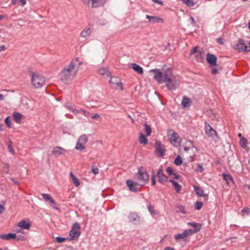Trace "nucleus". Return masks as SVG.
<instances>
[{"mask_svg":"<svg viewBox=\"0 0 250 250\" xmlns=\"http://www.w3.org/2000/svg\"><path fill=\"white\" fill-rule=\"evenodd\" d=\"M154 79L159 83H164L169 90H175L180 83V78L178 75L173 74L172 70L169 68L166 69H152Z\"/></svg>","mask_w":250,"mask_h":250,"instance_id":"f257e3e1","label":"nucleus"},{"mask_svg":"<svg viewBox=\"0 0 250 250\" xmlns=\"http://www.w3.org/2000/svg\"><path fill=\"white\" fill-rule=\"evenodd\" d=\"M78 61V58L75 61H71L69 64L66 67H64L60 73L61 80L64 83L69 80L72 79L76 75L78 70V66L76 65Z\"/></svg>","mask_w":250,"mask_h":250,"instance_id":"f03ea898","label":"nucleus"},{"mask_svg":"<svg viewBox=\"0 0 250 250\" xmlns=\"http://www.w3.org/2000/svg\"><path fill=\"white\" fill-rule=\"evenodd\" d=\"M134 179L140 186H144L148 181V175L144 168L140 167L138 168V173L134 175Z\"/></svg>","mask_w":250,"mask_h":250,"instance_id":"7ed1b4c3","label":"nucleus"},{"mask_svg":"<svg viewBox=\"0 0 250 250\" xmlns=\"http://www.w3.org/2000/svg\"><path fill=\"white\" fill-rule=\"evenodd\" d=\"M45 82V80L43 76L32 72L31 82L34 87L38 88L42 87Z\"/></svg>","mask_w":250,"mask_h":250,"instance_id":"20e7f679","label":"nucleus"},{"mask_svg":"<svg viewBox=\"0 0 250 250\" xmlns=\"http://www.w3.org/2000/svg\"><path fill=\"white\" fill-rule=\"evenodd\" d=\"M167 136L170 142L175 146L180 145L181 140L179 136L172 129H168L167 131Z\"/></svg>","mask_w":250,"mask_h":250,"instance_id":"39448f33","label":"nucleus"},{"mask_svg":"<svg viewBox=\"0 0 250 250\" xmlns=\"http://www.w3.org/2000/svg\"><path fill=\"white\" fill-rule=\"evenodd\" d=\"M88 141V135L87 134H82L78 139L75 148L78 150H84L85 149V145Z\"/></svg>","mask_w":250,"mask_h":250,"instance_id":"423d86ee","label":"nucleus"},{"mask_svg":"<svg viewBox=\"0 0 250 250\" xmlns=\"http://www.w3.org/2000/svg\"><path fill=\"white\" fill-rule=\"evenodd\" d=\"M234 48L238 50L239 51L250 52V42L248 44L244 42L242 39H239L238 43L235 45Z\"/></svg>","mask_w":250,"mask_h":250,"instance_id":"0eeeda50","label":"nucleus"},{"mask_svg":"<svg viewBox=\"0 0 250 250\" xmlns=\"http://www.w3.org/2000/svg\"><path fill=\"white\" fill-rule=\"evenodd\" d=\"M205 130L206 134L209 137L215 140L217 138V133L207 122L205 123Z\"/></svg>","mask_w":250,"mask_h":250,"instance_id":"6e6552de","label":"nucleus"},{"mask_svg":"<svg viewBox=\"0 0 250 250\" xmlns=\"http://www.w3.org/2000/svg\"><path fill=\"white\" fill-rule=\"evenodd\" d=\"M82 2L85 5L89 6L91 1L92 7H98L104 5L106 0H82Z\"/></svg>","mask_w":250,"mask_h":250,"instance_id":"1a4fd4ad","label":"nucleus"},{"mask_svg":"<svg viewBox=\"0 0 250 250\" xmlns=\"http://www.w3.org/2000/svg\"><path fill=\"white\" fill-rule=\"evenodd\" d=\"M192 234L191 230L189 229H185L182 233H178L174 236V239L176 240L183 239L186 240L187 238Z\"/></svg>","mask_w":250,"mask_h":250,"instance_id":"9d476101","label":"nucleus"},{"mask_svg":"<svg viewBox=\"0 0 250 250\" xmlns=\"http://www.w3.org/2000/svg\"><path fill=\"white\" fill-rule=\"evenodd\" d=\"M156 176L158 179V182L161 184H164L168 181L167 177L164 174L162 168L159 169L156 173Z\"/></svg>","mask_w":250,"mask_h":250,"instance_id":"9b49d317","label":"nucleus"},{"mask_svg":"<svg viewBox=\"0 0 250 250\" xmlns=\"http://www.w3.org/2000/svg\"><path fill=\"white\" fill-rule=\"evenodd\" d=\"M155 153L160 157H163L165 154L164 146L160 142H156Z\"/></svg>","mask_w":250,"mask_h":250,"instance_id":"f8f14e48","label":"nucleus"},{"mask_svg":"<svg viewBox=\"0 0 250 250\" xmlns=\"http://www.w3.org/2000/svg\"><path fill=\"white\" fill-rule=\"evenodd\" d=\"M126 184L129 189L133 192H137L138 190V186H140L137 182H134L131 180H127L126 181Z\"/></svg>","mask_w":250,"mask_h":250,"instance_id":"ddd939ff","label":"nucleus"},{"mask_svg":"<svg viewBox=\"0 0 250 250\" xmlns=\"http://www.w3.org/2000/svg\"><path fill=\"white\" fill-rule=\"evenodd\" d=\"M66 152V151L61 146H56L53 148L52 151V154L56 157L64 155Z\"/></svg>","mask_w":250,"mask_h":250,"instance_id":"4468645a","label":"nucleus"},{"mask_svg":"<svg viewBox=\"0 0 250 250\" xmlns=\"http://www.w3.org/2000/svg\"><path fill=\"white\" fill-rule=\"evenodd\" d=\"M109 83L113 85H116L118 87H120L121 90L122 91L123 90L124 87L123 86V83L120 81L119 78L117 77H111L110 80L109 81Z\"/></svg>","mask_w":250,"mask_h":250,"instance_id":"2eb2a0df","label":"nucleus"},{"mask_svg":"<svg viewBox=\"0 0 250 250\" xmlns=\"http://www.w3.org/2000/svg\"><path fill=\"white\" fill-rule=\"evenodd\" d=\"M206 60L208 62L211 66L216 65L217 58L214 55L208 53L207 55Z\"/></svg>","mask_w":250,"mask_h":250,"instance_id":"dca6fc26","label":"nucleus"},{"mask_svg":"<svg viewBox=\"0 0 250 250\" xmlns=\"http://www.w3.org/2000/svg\"><path fill=\"white\" fill-rule=\"evenodd\" d=\"M194 188L196 192V194L198 196H200V197H203L205 198V200H206V201L208 200V195L207 194H205L204 193V190L202 189V188H201L200 187L194 186Z\"/></svg>","mask_w":250,"mask_h":250,"instance_id":"f3484780","label":"nucleus"},{"mask_svg":"<svg viewBox=\"0 0 250 250\" xmlns=\"http://www.w3.org/2000/svg\"><path fill=\"white\" fill-rule=\"evenodd\" d=\"M128 219L130 222L137 224L140 221L139 216L135 213H130L128 215Z\"/></svg>","mask_w":250,"mask_h":250,"instance_id":"a211bd4d","label":"nucleus"},{"mask_svg":"<svg viewBox=\"0 0 250 250\" xmlns=\"http://www.w3.org/2000/svg\"><path fill=\"white\" fill-rule=\"evenodd\" d=\"M188 225H190L193 228V229H189L191 230L192 234L198 232L201 229V225L198 223L195 222L188 223Z\"/></svg>","mask_w":250,"mask_h":250,"instance_id":"6ab92c4d","label":"nucleus"},{"mask_svg":"<svg viewBox=\"0 0 250 250\" xmlns=\"http://www.w3.org/2000/svg\"><path fill=\"white\" fill-rule=\"evenodd\" d=\"M146 18L149 20V22H152L153 23H159L160 22L163 21V20L161 18H160L159 17L146 15Z\"/></svg>","mask_w":250,"mask_h":250,"instance_id":"aec40b11","label":"nucleus"},{"mask_svg":"<svg viewBox=\"0 0 250 250\" xmlns=\"http://www.w3.org/2000/svg\"><path fill=\"white\" fill-rule=\"evenodd\" d=\"M0 238L2 240H9L10 239H16V235L15 233H9L6 234H1Z\"/></svg>","mask_w":250,"mask_h":250,"instance_id":"412c9836","label":"nucleus"},{"mask_svg":"<svg viewBox=\"0 0 250 250\" xmlns=\"http://www.w3.org/2000/svg\"><path fill=\"white\" fill-rule=\"evenodd\" d=\"M18 226L21 228L28 229L31 226V224L24 220H21L19 222Z\"/></svg>","mask_w":250,"mask_h":250,"instance_id":"4be33fe9","label":"nucleus"},{"mask_svg":"<svg viewBox=\"0 0 250 250\" xmlns=\"http://www.w3.org/2000/svg\"><path fill=\"white\" fill-rule=\"evenodd\" d=\"M191 101L189 98L184 96L181 103V104L184 108L188 107L190 105Z\"/></svg>","mask_w":250,"mask_h":250,"instance_id":"5701e85b","label":"nucleus"},{"mask_svg":"<svg viewBox=\"0 0 250 250\" xmlns=\"http://www.w3.org/2000/svg\"><path fill=\"white\" fill-rule=\"evenodd\" d=\"M22 115L19 112H14L13 113V117L14 121L19 124L21 122V119Z\"/></svg>","mask_w":250,"mask_h":250,"instance_id":"b1692460","label":"nucleus"},{"mask_svg":"<svg viewBox=\"0 0 250 250\" xmlns=\"http://www.w3.org/2000/svg\"><path fill=\"white\" fill-rule=\"evenodd\" d=\"M132 68L139 74H142L143 73V69L142 67L137 64L136 63L131 64Z\"/></svg>","mask_w":250,"mask_h":250,"instance_id":"393cba45","label":"nucleus"},{"mask_svg":"<svg viewBox=\"0 0 250 250\" xmlns=\"http://www.w3.org/2000/svg\"><path fill=\"white\" fill-rule=\"evenodd\" d=\"M42 196L44 200L46 201L49 200L50 202L53 205V207L56 209H57V208H56V204L55 201L49 194L43 193L42 194Z\"/></svg>","mask_w":250,"mask_h":250,"instance_id":"a878e982","label":"nucleus"},{"mask_svg":"<svg viewBox=\"0 0 250 250\" xmlns=\"http://www.w3.org/2000/svg\"><path fill=\"white\" fill-rule=\"evenodd\" d=\"M98 74L102 76H106L109 77L110 76V73L106 68H102L98 70Z\"/></svg>","mask_w":250,"mask_h":250,"instance_id":"bb28decb","label":"nucleus"},{"mask_svg":"<svg viewBox=\"0 0 250 250\" xmlns=\"http://www.w3.org/2000/svg\"><path fill=\"white\" fill-rule=\"evenodd\" d=\"M68 108L69 109L72 110L74 113L77 114L78 113H82L83 114H84L86 117H87L89 115H90L89 112H87V111H85L84 110L81 109V110L78 111V110H77L76 109H73L71 106H68Z\"/></svg>","mask_w":250,"mask_h":250,"instance_id":"cd10ccee","label":"nucleus"},{"mask_svg":"<svg viewBox=\"0 0 250 250\" xmlns=\"http://www.w3.org/2000/svg\"><path fill=\"white\" fill-rule=\"evenodd\" d=\"M80 231L79 230L71 229L69 232V235L73 239L78 238L80 235Z\"/></svg>","mask_w":250,"mask_h":250,"instance_id":"c85d7f7f","label":"nucleus"},{"mask_svg":"<svg viewBox=\"0 0 250 250\" xmlns=\"http://www.w3.org/2000/svg\"><path fill=\"white\" fill-rule=\"evenodd\" d=\"M91 33V30L90 28H88L85 30H83L81 33L80 36L83 38H86L90 35Z\"/></svg>","mask_w":250,"mask_h":250,"instance_id":"c756f323","label":"nucleus"},{"mask_svg":"<svg viewBox=\"0 0 250 250\" xmlns=\"http://www.w3.org/2000/svg\"><path fill=\"white\" fill-rule=\"evenodd\" d=\"M139 140L140 143L143 145H146L148 143V141L146 137L142 133H141L140 134Z\"/></svg>","mask_w":250,"mask_h":250,"instance_id":"7c9ffc66","label":"nucleus"},{"mask_svg":"<svg viewBox=\"0 0 250 250\" xmlns=\"http://www.w3.org/2000/svg\"><path fill=\"white\" fill-rule=\"evenodd\" d=\"M70 177L71 178V179H72L73 182L75 184V186L77 187L79 186L80 183V181H79V179L78 178H77L74 175V174H73V173L72 172H71L70 173Z\"/></svg>","mask_w":250,"mask_h":250,"instance_id":"2f4dec72","label":"nucleus"},{"mask_svg":"<svg viewBox=\"0 0 250 250\" xmlns=\"http://www.w3.org/2000/svg\"><path fill=\"white\" fill-rule=\"evenodd\" d=\"M169 182L172 183L173 186L176 188V192H179L181 189V186L173 180H169Z\"/></svg>","mask_w":250,"mask_h":250,"instance_id":"473e14b6","label":"nucleus"},{"mask_svg":"<svg viewBox=\"0 0 250 250\" xmlns=\"http://www.w3.org/2000/svg\"><path fill=\"white\" fill-rule=\"evenodd\" d=\"M223 180L226 182L228 185L229 184V181H233V178L230 174H226L224 173L223 174Z\"/></svg>","mask_w":250,"mask_h":250,"instance_id":"72a5a7b5","label":"nucleus"},{"mask_svg":"<svg viewBox=\"0 0 250 250\" xmlns=\"http://www.w3.org/2000/svg\"><path fill=\"white\" fill-rule=\"evenodd\" d=\"M182 1L188 7L193 6L195 4L193 0H182Z\"/></svg>","mask_w":250,"mask_h":250,"instance_id":"f704fd0d","label":"nucleus"},{"mask_svg":"<svg viewBox=\"0 0 250 250\" xmlns=\"http://www.w3.org/2000/svg\"><path fill=\"white\" fill-rule=\"evenodd\" d=\"M144 128H145V130L146 132V135L147 136L150 135L151 133V128L150 125H147L146 124H145L144 125Z\"/></svg>","mask_w":250,"mask_h":250,"instance_id":"c9c22d12","label":"nucleus"},{"mask_svg":"<svg viewBox=\"0 0 250 250\" xmlns=\"http://www.w3.org/2000/svg\"><path fill=\"white\" fill-rule=\"evenodd\" d=\"M240 144L243 148H245L247 145V140L244 137H242L240 140Z\"/></svg>","mask_w":250,"mask_h":250,"instance_id":"e433bc0d","label":"nucleus"},{"mask_svg":"<svg viewBox=\"0 0 250 250\" xmlns=\"http://www.w3.org/2000/svg\"><path fill=\"white\" fill-rule=\"evenodd\" d=\"M201 50H200V47L198 46L194 47L190 52V56H192L193 54H196L198 53L199 52H200Z\"/></svg>","mask_w":250,"mask_h":250,"instance_id":"4c0bfd02","label":"nucleus"},{"mask_svg":"<svg viewBox=\"0 0 250 250\" xmlns=\"http://www.w3.org/2000/svg\"><path fill=\"white\" fill-rule=\"evenodd\" d=\"M196 57V60L198 62H201L203 60V54L202 53V51L199 52L198 53L196 54L195 55Z\"/></svg>","mask_w":250,"mask_h":250,"instance_id":"58836bf2","label":"nucleus"},{"mask_svg":"<svg viewBox=\"0 0 250 250\" xmlns=\"http://www.w3.org/2000/svg\"><path fill=\"white\" fill-rule=\"evenodd\" d=\"M182 163V160L179 155L177 156L175 159L174 164L176 166H180Z\"/></svg>","mask_w":250,"mask_h":250,"instance_id":"ea45409f","label":"nucleus"},{"mask_svg":"<svg viewBox=\"0 0 250 250\" xmlns=\"http://www.w3.org/2000/svg\"><path fill=\"white\" fill-rule=\"evenodd\" d=\"M203 206V203L200 201H197L194 205L195 208L199 210Z\"/></svg>","mask_w":250,"mask_h":250,"instance_id":"a19ab883","label":"nucleus"},{"mask_svg":"<svg viewBox=\"0 0 250 250\" xmlns=\"http://www.w3.org/2000/svg\"><path fill=\"white\" fill-rule=\"evenodd\" d=\"M91 171L95 175L99 173V168L95 165H92Z\"/></svg>","mask_w":250,"mask_h":250,"instance_id":"79ce46f5","label":"nucleus"},{"mask_svg":"<svg viewBox=\"0 0 250 250\" xmlns=\"http://www.w3.org/2000/svg\"><path fill=\"white\" fill-rule=\"evenodd\" d=\"M5 123L8 128H10L11 126V122L10 117H7L5 119Z\"/></svg>","mask_w":250,"mask_h":250,"instance_id":"37998d69","label":"nucleus"},{"mask_svg":"<svg viewBox=\"0 0 250 250\" xmlns=\"http://www.w3.org/2000/svg\"><path fill=\"white\" fill-rule=\"evenodd\" d=\"M80 229V225L78 223L76 222L73 224V225L72 226V229L79 230Z\"/></svg>","mask_w":250,"mask_h":250,"instance_id":"c03bdc74","label":"nucleus"},{"mask_svg":"<svg viewBox=\"0 0 250 250\" xmlns=\"http://www.w3.org/2000/svg\"><path fill=\"white\" fill-rule=\"evenodd\" d=\"M178 211L177 212H180V213H182L184 214H186V211H185V208L183 206H179L178 207Z\"/></svg>","mask_w":250,"mask_h":250,"instance_id":"a18cd8bd","label":"nucleus"},{"mask_svg":"<svg viewBox=\"0 0 250 250\" xmlns=\"http://www.w3.org/2000/svg\"><path fill=\"white\" fill-rule=\"evenodd\" d=\"M166 171L169 175H172L174 174L173 168L171 167H167L166 168Z\"/></svg>","mask_w":250,"mask_h":250,"instance_id":"49530a36","label":"nucleus"},{"mask_svg":"<svg viewBox=\"0 0 250 250\" xmlns=\"http://www.w3.org/2000/svg\"><path fill=\"white\" fill-rule=\"evenodd\" d=\"M190 149H194L195 150L196 152L197 151V147H195L194 146H192L191 147H188V146H185L184 147V150L185 151H186L187 152H188V151Z\"/></svg>","mask_w":250,"mask_h":250,"instance_id":"de8ad7c7","label":"nucleus"},{"mask_svg":"<svg viewBox=\"0 0 250 250\" xmlns=\"http://www.w3.org/2000/svg\"><path fill=\"white\" fill-rule=\"evenodd\" d=\"M65 238L62 237H57L56 238V241L58 243H61L65 240Z\"/></svg>","mask_w":250,"mask_h":250,"instance_id":"09e8293b","label":"nucleus"},{"mask_svg":"<svg viewBox=\"0 0 250 250\" xmlns=\"http://www.w3.org/2000/svg\"><path fill=\"white\" fill-rule=\"evenodd\" d=\"M197 167H198V169L197 170L198 171L202 172L204 171V168L203 165L202 164H198L197 165Z\"/></svg>","mask_w":250,"mask_h":250,"instance_id":"8fccbe9b","label":"nucleus"},{"mask_svg":"<svg viewBox=\"0 0 250 250\" xmlns=\"http://www.w3.org/2000/svg\"><path fill=\"white\" fill-rule=\"evenodd\" d=\"M147 208H148V211L150 212V213L151 214H153L154 213V208L152 206H151V205L148 206Z\"/></svg>","mask_w":250,"mask_h":250,"instance_id":"3c124183","label":"nucleus"},{"mask_svg":"<svg viewBox=\"0 0 250 250\" xmlns=\"http://www.w3.org/2000/svg\"><path fill=\"white\" fill-rule=\"evenodd\" d=\"M242 213H246L247 214H249L250 213V210L248 208H244L242 210Z\"/></svg>","mask_w":250,"mask_h":250,"instance_id":"603ef678","label":"nucleus"},{"mask_svg":"<svg viewBox=\"0 0 250 250\" xmlns=\"http://www.w3.org/2000/svg\"><path fill=\"white\" fill-rule=\"evenodd\" d=\"M8 147L9 152H10L12 154H14V150L11 144L8 145Z\"/></svg>","mask_w":250,"mask_h":250,"instance_id":"864d4df0","label":"nucleus"},{"mask_svg":"<svg viewBox=\"0 0 250 250\" xmlns=\"http://www.w3.org/2000/svg\"><path fill=\"white\" fill-rule=\"evenodd\" d=\"M91 118L93 119H98L100 118V116L99 114L96 113L91 116Z\"/></svg>","mask_w":250,"mask_h":250,"instance_id":"5fc2aeb1","label":"nucleus"},{"mask_svg":"<svg viewBox=\"0 0 250 250\" xmlns=\"http://www.w3.org/2000/svg\"><path fill=\"white\" fill-rule=\"evenodd\" d=\"M19 2L21 3L20 0H11V4L14 5L17 4Z\"/></svg>","mask_w":250,"mask_h":250,"instance_id":"6e6d98bb","label":"nucleus"},{"mask_svg":"<svg viewBox=\"0 0 250 250\" xmlns=\"http://www.w3.org/2000/svg\"><path fill=\"white\" fill-rule=\"evenodd\" d=\"M153 2L163 5V2L160 0H151Z\"/></svg>","mask_w":250,"mask_h":250,"instance_id":"4d7b16f0","label":"nucleus"},{"mask_svg":"<svg viewBox=\"0 0 250 250\" xmlns=\"http://www.w3.org/2000/svg\"><path fill=\"white\" fill-rule=\"evenodd\" d=\"M217 42L220 44H223L224 43L223 40L222 38L217 39Z\"/></svg>","mask_w":250,"mask_h":250,"instance_id":"13d9d810","label":"nucleus"},{"mask_svg":"<svg viewBox=\"0 0 250 250\" xmlns=\"http://www.w3.org/2000/svg\"><path fill=\"white\" fill-rule=\"evenodd\" d=\"M4 209L5 208L4 206L0 205V214H2L3 212Z\"/></svg>","mask_w":250,"mask_h":250,"instance_id":"bf43d9fd","label":"nucleus"},{"mask_svg":"<svg viewBox=\"0 0 250 250\" xmlns=\"http://www.w3.org/2000/svg\"><path fill=\"white\" fill-rule=\"evenodd\" d=\"M20 2L21 5V6H23L26 4V0H20Z\"/></svg>","mask_w":250,"mask_h":250,"instance_id":"052dcab7","label":"nucleus"},{"mask_svg":"<svg viewBox=\"0 0 250 250\" xmlns=\"http://www.w3.org/2000/svg\"><path fill=\"white\" fill-rule=\"evenodd\" d=\"M155 185H156V181H155V176H153L152 177V185L155 186Z\"/></svg>","mask_w":250,"mask_h":250,"instance_id":"680f3d73","label":"nucleus"},{"mask_svg":"<svg viewBox=\"0 0 250 250\" xmlns=\"http://www.w3.org/2000/svg\"><path fill=\"white\" fill-rule=\"evenodd\" d=\"M5 49H6V48L4 45L0 46V52L5 51Z\"/></svg>","mask_w":250,"mask_h":250,"instance_id":"e2e57ef3","label":"nucleus"},{"mask_svg":"<svg viewBox=\"0 0 250 250\" xmlns=\"http://www.w3.org/2000/svg\"><path fill=\"white\" fill-rule=\"evenodd\" d=\"M16 239H17V240H19V241H20V240L23 241V240H24V238L23 236H21L20 237H17L16 236Z\"/></svg>","mask_w":250,"mask_h":250,"instance_id":"0e129e2a","label":"nucleus"},{"mask_svg":"<svg viewBox=\"0 0 250 250\" xmlns=\"http://www.w3.org/2000/svg\"><path fill=\"white\" fill-rule=\"evenodd\" d=\"M172 175L174 176V178L176 179H179L180 178V175L174 173Z\"/></svg>","mask_w":250,"mask_h":250,"instance_id":"69168bd1","label":"nucleus"},{"mask_svg":"<svg viewBox=\"0 0 250 250\" xmlns=\"http://www.w3.org/2000/svg\"><path fill=\"white\" fill-rule=\"evenodd\" d=\"M218 72V70L216 68H213L212 70V74H216L217 72Z\"/></svg>","mask_w":250,"mask_h":250,"instance_id":"338daca9","label":"nucleus"},{"mask_svg":"<svg viewBox=\"0 0 250 250\" xmlns=\"http://www.w3.org/2000/svg\"><path fill=\"white\" fill-rule=\"evenodd\" d=\"M190 19H191V20L192 24L193 25H194L195 24V21L194 19L192 17H191Z\"/></svg>","mask_w":250,"mask_h":250,"instance_id":"774afa93","label":"nucleus"}]
</instances>
